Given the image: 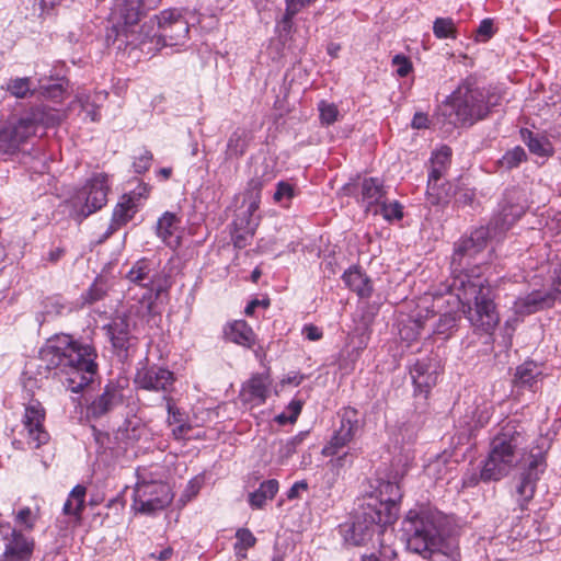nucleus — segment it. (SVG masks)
I'll return each instance as SVG.
<instances>
[{
  "mask_svg": "<svg viewBox=\"0 0 561 561\" xmlns=\"http://www.w3.org/2000/svg\"><path fill=\"white\" fill-rule=\"evenodd\" d=\"M522 216L519 207H504L493 218L490 226L479 227L469 237L461 238L455 247L451 265L454 277L449 291L456 296L461 311L476 331L491 334L500 322L491 287L488 280L474 270L463 267L470 265L488 247L490 238L508 230Z\"/></svg>",
  "mask_w": 561,
  "mask_h": 561,
  "instance_id": "f257e3e1",
  "label": "nucleus"
},
{
  "mask_svg": "<svg viewBox=\"0 0 561 561\" xmlns=\"http://www.w3.org/2000/svg\"><path fill=\"white\" fill-rule=\"evenodd\" d=\"M39 355L47 369H58L68 376V387L72 392H80L98 374L95 348L68 334L48 339Z\"/></svg>",
  "mask_w": 561,
  "mask_h": 561,
  "instance_id": "f03ea898",
  "label": "nucleus"
},
{
  "mask_svg": "<svg viewBox=\"0 0 561 561\" xmlns=\"http://www.w3.org/2000/svg\"><path fill=\"white\" fill-rule=\"evenodd\" d=\"M524 443V430L514 422L506 423L491 442L489 456L481 468L483 482L499 481L507 476L518 463Z\"/></svg>",
  "mask_w": 561,
  "mask_h": 561,
  "instance_id": "7ed1b4c3",
  "label": "nucleus"
},
{
  "mask_svg": "<svg viewBox=\"0 0 561 561\" xmlns=\"http://www.w3.org/2000/svg\"><path fill=\"white\" fill-rule=\"evenodd\" d=\"M392 523L387 508L381 506V511H377L374 506L364 503L348 530L346 540L354 546H362L373 540L376 535L380 557L392 560L397 557L392 547L393 531L388 527Z\"/></svg>",
  "mask_w": 561,
  "mask_h": 561,
  "instance_id": "20e7f679",
  "label": "nucleus"
},
{
  "mask_svg": "<svg viewBox=\"0 0 561 561\" xmlns=\"http://www.w3.org/2000/svg\"><path fill=\"white\" fill-rule=\"evenodd\" d=\"M489 91L480 89L472 79L463 80L450 94L445 103L448 115L454 116L451 123L456 126H471L476 122L485 118L491 107Z\"/></svg>",
  "mask_w": 561,
  "mask_h": 561,
  "instance_id": "39448f33",
  "label": "nucleus"
},
{
  "mask_svg": "<svg viewBox=\"0 0 561 561\" xmlns=\"http://www.w3.org/2000/svg\"><path fill=\"white\" fill-rule=\"evenodd\" d=\"M408 549L427 558L428 552L443 547L440 529L433 515L409 511L403 520Z\"/></svg>",
  "mask_w": 561,
  "mask_h": 561,
  "instance_id": "423d86ee",
  "label": "nucleus"
},
{
  "mask_svg": "<svg viewBox=\"0 0 561 561\" xmlns=\"http://www.w3.org/2000/svg\"><path fill=\"white\" fill-rule=\"evenodd\" d=\"M131 505L136 513L153 515L171 504L173 493L168 483L152 479L147 469H139Z\"/></svg>",
  "mask_w": 561,
  "mask_h": 561,
  "instance_id": "0eeeda50",
  "label": "nucleus"
},
{
  "mask_svg": "<svg viewBox=\"0 0 561 561\" xmlns=\"http://www.w3.org/2000/svg\"><path fill=\"white\" fill-rule=\"evenodd\" d=\"M42 121V112L36 110L21 117L16 123L0 129V157L12 156L20 150L30 137L34 136Z\"/></svg>",
  "mask_w": 561,
  "mask_h": 561,
  "instance_id": "6e6552de",
  "label": "nucleus"
},
{
  "mask_svg": "<svg viewBox=\"0 0 561 561\" xmlns=\"http://www.w3.org/2000/svg\"><path fill=\"white\" fill-rule=\"evenodd\" d=\"M110 192L108 178L104 173L94 174L72 198V205L79 216L87 218L107 203Z\"/></svg>",
  "mask_w": 561,
  "mask_h": 561,
  "instance_id": "1a4fd4ad",
  "label": "nucleus"
},
{
  "mask_svg": "<svg viewBox=\"0 0 561 561\" xmlns=\"http://www.w3.org/2000/svg\"><path fill=\"white\" fill-rule=\"evenodd\" d=\"M154 19L158 24L159 41L163 46H178L186 42L190 26L179 9H165Z\"/></svg>",
  "mask_w": 561,
  "mask_h": 561,
  "instance_id": "9d476101",
  "label": "nucleus"
},
{
  "mask_svg": "<svg viewBox=\"0 0 561 561\" xmlns=\"http://www.w3.org/2000/svg\"><path fill=\"white\" fill-rule=\"evenodd\" d=\"M451 159V149L442 146L435 150L431 158V171L428 173L426 196L432 205H439L447 199V192L439 185V181L446 174Z\"/></svg>",
  "mask_w": 561,
  "mask_h": 561,
  "instance_id": "9b49d317",
  "label": "nucleus"
},
{
  "mask_svg": "<svg viewBox=\"0 0 561 561\" xmlns=\"http://www.w3.org/2000/svg\"><path fill=\"white\" fill-rule=\"evenodd\" d=\"M0 535L5 541L1 561H30L34 550V540L9 523L0 520Z\"/></svg>",
  "mask_w": 561,
  "mask_h": 561,
  "instance_id": "f8f14e48",
  "label": "nucleus"
},
{
  "mask_svg": "<svg viewBox=\"0 0 561 561\" xmlns=\"http://www.w3.org/2000/svg\"><path fill=\"white\" fill-rule=\"evenodd\" d=\"M45 410L38 401L30 402L24 410L22 424L26 432L27 443L39 448L49 442L50 436L44 426Z\"/></svg>",
  "mask_w": 561,
  "mask_h": 561,
  "instance_id": "ddd939ff",
  "label": "nucleus"
},
{
  "mask_svg": "<svg viewBox=\"0 0 561 561\" xmlns=\"http://www.w3.org/2000/svg\"><path fill=\"white\" fill-rule=\"evenodd\" d=\"M126 278L140 287L148 288L158 297L167 289V280L161 279L153 261L142 257L136 261L126 274Z\"/></svg>",
  "mask_w": 561,
  "mask_h": 561,
  "instance_id": "4468645a",
  "label": "nucleus"
},
{
  "mask_svg": "<svg viewBox=\"0 0 561 561\" xmlns=\"http://www.w3.org/2000/svg\"><path fill=\"white\" fill-rule=\"evenodd\" d=\"M175 380L176 378L171 370L153 365L139 369L134 381L140 389L170 393Z\"/></svg>",
  "mask_w": 561,
  "mask_h": 561,
  "instance_id": "2eb2a0df",
  "label": "nucleus"
},
{
  "mask_svg": "<svg viewBox=\"0 0 561 561\" xmlns=\"http://www.w3.org/2000/svg\"><path fill=\"white\" fill-rule=\"evenodd\" d=\"M378 496H369L367 504L374 506L377 511H381V506L387 508L394 522L398 515L397 505L402 499V492L399 483L391 481H382L378 486Z\"/></svg>",
  "mask_w": 561,
  "mask_h": 561,
  "instance_id": "dca6fc26",
  "label": "nucleus"
},
{
  "mask_svg": "<svg viewBox=\"0 0 561 561\" xmlns=\"http://www.w3.org/2000/svg\"><path fill=\"white\" fill-rule=\"evenodd\" d=\"M272 386V379L268 374L253 375L241 389V397L244 402L254 405L265 403Z\"/></svg>",
  "mask_w": 561,
  "mask_h": 561,
  "instance_id": "f3484780",
  "label": "nucleus"
},
{
  "mask_svg": "<svg viewBox=\"0 0 561 561\" xmlns=\"http://www.w3.org/2000/svg\"><path fill=\"white\" fill-rule=\"evenodd\" d=\"M387 191L383 182L378 178H367L360 183V194L358 202L365 207L366 211L378 213V206L386 199Z\"/></svg>",
  "mask_w": 561,
  "mask_h": 561,
  "instance_id": "a211bd4d",
  "label": "nucleus"
},
{
  "mask_svg": "<svg viewBox=\"0 0 561 561\" xmlns=\"http://www.w3.org/2000/svg\"><path fill=\"white\" fill-rule=\"evenodd\" d=\"M542 459H535L530 462L528 470L520 476L519 482L516 486V501L522 511L528 508V504L535 495L536 483L538 480L537 468L542 466Z\"/></svg>",
  "mask_w": 561,
  "mask_h": 561,
  "instance_id": "6ab92c4d",
  "label": "nucleus"
},
{
  "mask_svg": "<svg viewBox=\"0 0 561 561\" xmlns=\"http://www.w3.org/2000/svg\"><path fill=\"white\" fill-rule=\"evenodd\" d=\"M554 306L548 290H533L524 297H518L514 302L517 314L526 316L548 309Z\"/></svg>",
  "mask_w": 561,
  "mask_h": 561,
  "instance_id": "aec40b11",
  "label": "nucleus"
},
{
  "mask_svg": "<svg viewBox=\"0 0 561 561\" xmlns=\"http://www.w3.org/2000/svg\"><path fill=\"white\" fill-rule=\"evenodd\" d=\"M410 375L415 388V392L424 394L425 397L436 385L438 377L437 371L427 360H416V363L410 369Z\"/></svg>",
  "mask_w": 561,
  "mask_h": 561,
  "instance_id": "412c9836",
  "label": "nucleus"
},
{
  "mask_svg": "<svg viewBox=\"0 0 561 561\" xmlns=\"http://www.w3.org/2000/svg\"><path fill=\"white\" fill-rule=\"evenodd\" d=\"M107 334L112 345L117 351L127 352L136 337L131 334L130 324L126 317L115 318L107 327Z\"/></svg>",
  "mask_w": 561,
  "mask_h": 561,
  "instance_id": "4be33fe9",
  "label": "nucleus"
},
{
  "mask_svg": "<svg viewBox=\"0 0 561 561\" xmlns=\"http://www.w3.org/2000/svg\"><path fill=\"white\" fill-rule=\"evenodd\" d=\"M162 0H124L119 10L125 25L137 24L149 11L156 9Z\"/></svg>",
  "mask_w": 561,
  "mask_h": 561,
  "instance_id": "5701e85b",
  "label": "nucleus"
},
{
  "mask_svg": "<svg viewBox=\"0 0 561 561\" xmlns=\"http://www.w3.org/2000/svg\"><path fill=\"white\" fill-rule=\"evenodd\" d=\"M163 400L167 403V423L168 425L173 426L172 436L178 440L184 439L192 430L187 415L176 407L174 400L170 396H163Z\"/></svg>",
  "mask_w": 561,
  "mask_h": 561,
  "instance_id": "b1692460",
  "label": "nucleus"
},
{
  "mask_svg": "<svg viewBox=\"0 0 561 561\" xmlns=\"http://www.w3.org/2000/svg\"><path fill=\"white\" fill-rule=\"evenodd\" d=\"M342 279L347 288L356 293L360 298H368L373 293L370 278L358 266H351L346 270Z\"/></svg>",
  "mask_w": 561,
  "mask_h": 561,
  "instance_id": "393cba45",
  "label": "nucleus"
},
{
  "mask_svg": "<svg viewBox=\"0 0 561 561\" xmlns=\"http://www.w3.org/2000/svg\"><path fill=\"white\" fill-rule=\"evenodd\" d=\"M123 394L121 389L114 385H107L103 393L91 404L90 411L93 416H102L121 404Z\"/></svg>",
  "mask_w": 561,
  "mask_h": 561,
  "instance_id": "a878e982",
  "label": "nucleus"
},
{
  "mask_svg": "<svg viewBox=\"0 0 561 561\" xmlns=\"http://www.w3.org/2000/svg\"><path fill=\"white\" fill-rule=\"evenodd\" d=\"M224 332L227 340L244 347H252L256 342L255 333L244 320L228 323Z\"/></svg>",
  "mask_w": 561,
  "mask_h": 561,
  "instance_id": "bb28decb",
  "label": "nucleus"
},
{
  "mask_svg": "<svg viewBox=\"0 0 561 561\" xmlns=\"http://www.w3.org/2000/svg\"><path fill=\"white\" fill-rule=\"evenodd\" d=\"M87 488L77 484L69 493L64 506L62 514L73 519L76 525L82 520V513L85 508Z\"/></svg>",
  "mask_w": 561,
  "mask_h": 561,
  "instance_id": "cd10ccee",
  "label": "nucleus"
},
{
  "mask_svg": "<svg viewBox=\"0 0 561 561\" xmlns=\"http://www.w3.org/2000/svg\"><path fill=\"white\" fill-rule=\"evenodd\" d=\"M136 213L137 206L135 204L134 197L130 194L123 195L113 210L112 221L107 234H111L113 231L126 225L129 220L133 219Z\"/></svg>",
  "mask_w": 561,
  "mask_h": 561,
  "instance_id": "c85d7f7f",
  "label": "nucleus"
},
{
  "mask_svg": "<svg viewBox=\"0 0 561 561\" xmlns=\"http://www.w3.org/2000/svg\"><path fill=\"white\" fill-rule=\"evenodd\" d=\"M179 224L176 215L170 211H165L157 222L158 237L171 248H176L180 244Z\"/></svg>",
  "mask_w": 561,
  "mask_h": 561,
  "instance_id": "c756f323",
  "label": "nucleus"
},
{
  "mask_svg": "<svg viewBox=\"0 0 561 561\" xmlns=\"http://www.w3.org/2000/svg\"><path fill=\"white\" fill-rule=\"evenodd\" d=\"M340 426L335 432L353 439L359 427L358 411L351 407H345L339 412Z\"/></svg>",
  "mask_w": 561,
  "mask_h": 561,
  "instance_id": "7c9ffc66",
  "label": "nucleus"
},
{
  "mask_svg": "<svg viewBox=\"0 0 561 561\" xmlns=\"http://www.w3.org/2000/svg\"><path fill=\"white\" fill-rule=\"evenodd\" d=\"M540 374L541 371L537 364L526 362L516 368L515 382L520 387L534 388Z\"/></svg>",
  "mask_w": 561,
  "mask_h": 561,
  "instance_id": "2f4dec72",
  "label": "nucleus"
},
{
  "mask_svg": "<svg viewBox=\"0 0 561 561\" xmlns=\"http://www.w3.org/2000/svg\"><path fill=\"white\" fill-rule=\"evenodd\" d=\"M2 89L16 99H26L28 96L34 95L36 91L32 87L31 79L27 77L11 78L7 81L5 85H3Z\"/></svg>",
  "mask_w": 561,
  "mask_h": 561,
  "instance_id": "473e14b6",
  "label": "nucleus"
},
{
  "mask_svg": "<svg viewBox=\"0 0 561 561\" xmlns=\"http://www.w3.org/2000/svg\"><path fill=\"white\" fill-rule=\"evenodd\" d=\"M248 135L244 130L237 129L234 130L227 142V149H226V158L232 159V158H239L243 156L248 148Z\"/></svg>",
  "mask_w": 561,
  "mask_h": 561,
  "instance_id": "72a5a7b5",
  "label": "nucleus"
},
{
  "mask_svg": "<svg viewBox=\"0 0 561 561\" xmlns=\"http://www.w3.org/2000/svg\"><path fill=\"white\" fill-rule=\"evenodd\" d=\"M523 136H525L523 134ZM529 151L539 157H549L553 152L550 141L543 137L534 136L531 131H527V138L524 137Z\"/></svg>",
  "mask_w": 561,
  "mask_h": 561,
  "instance_id": "f704fd0d",
  "label": "nucleus"
},
{
  "mask_svg": "<svg viewBox=\"0 0 561 561\" xmlns=\"http://www.w3.org/2000/svg\"><path fill=\"white\" fill-rule=\"evenodd\" d=\"M433 33L439 39L457 37V26L451 18H437L433 23Z\"/></svg>",
  "mask_w": 561,
  "mask_h": 561,
  "instance_id": "c9c22d12",
  "label": "nucleus"
},
{
  "mask_svg": "<svg viewBox=\"0 0 561 561\" xmlns=\"http://www.w3.org/2000/svg\"><path fill=\"white\" fill-rule=\"evenodd\" d=\"M304 435L299 434L279 443L277 450V463L284 465L297 451V447L302 443Z\"/></svg>",
  "mask_w": 561,
  "mask_h": 561,
  "instance_id": "e433bc0d",
  "label": "nucleus"
},
{
  "mask_svg": "<svg viewBox=\"0 0 561 561\" xmlns=\"http://www.w3.org/2000/svg\"><path fill=\"white\" fill-rule=\"evenodd\" d=\"M236 543L233 546L237 556L245 558L248 549L254 547L256 538L248 528H239L236 533Z\"/></svg>",
  "mask_w": 561,
  "mask_h": 561,
  "instance_id": "4c0bfd02",
  "label": "nucleus"
},
{
  "mask_svg": "<svg viewBox=\"0 0 561 561\" xmlns=\"http://www.w3.org/2000/svg\"><path fill=\"white\" fill-rule=\"evenodd\" d=\"M319 119L322 126H330L340 119V111L337 106L325 100L318 103Z\"/></svg>",
  "mask_w": 561,
  "mask_h": 561,
  "instance_id": "58836bf2",
  "label": "nucleus"
},
{
  "mask_svg": "<svg viewBox=\"0 0 561 561\" xmlns=\"http://www.w3.org/2000/svg\"><path fill=\"white\" fill-rule=\"evenodd\" d=\"M527 158L526 151L523 147L516 146L511 150H507L504 156L499 160L501 168L505 170H512L517 168Z\"/></svg>",
  "mask_w": 561,
  "mask_h": 561,
  "instance_id": "ea45409f",
  "label": "nucleus"
},
{
  "mask_svg": "<svg viewBox=\"0 0 561 561\" xmlns=\"http://www.w3.org/2000/svg\"><path fill=\"white\" fill-rule=\"evenodd\" d=\"M456 327L457 317L451 312H446L439 317L433 333L446 339L450 336Z\"/></svg>",
  "mask_w": 561,
  "mask_h": 561,
  "instance_id": "a19ab883",
  "label": "nucleus"
},
{
  "mask_svg": "<svg viewBox=\"0 0 561 561\" xmlns=\"http://www.w3.org/2000/svg\"><path fill=\"white\" fill-rule=\"evenodd\" d=\"M352 440L353 439L348 438L347 436H344L343 434L334 431L329 443L322 448L321 454L324 457L336 456L339 451Z\"/></svg>",
  "mask_w": 561,
  "mask_h": 561,
  "instance_id": "79ce46f5",
  "label": "nucleus"
},
{
  "mask_svg": "<svg viewBox=\"0 0 561 561\" xmlns=\"http://www.w3.org/2000/svg\"><path fill=\"white\" fill-rule=\"evenodd\" d=\"M493 414V405L490 402H483L481 405H477L472 412V420L474 427H483L486 425Z\"/></svg>",
  "mask_w": 561,
  "mask_h": 561,
  "instance_id": "37998d69",
  "label": "nucleus"
},
{
  "mask_svg": "<svg viewBox=\"0 0 561 561\" xmlns=\"http://www.w3.org/2000/svg\"><path fill=\"white\" fill-rule=\"evenodd\" d=\"M38 515L30 507H22L15 515V523L26 530H32L36 524Z\"/></svg>",
  "mask_w": 561,
  "mask_h": 561,
  "instance_id": "c03bdc74",
  "label": "nucleus"
},
{
  "mask_svg": "<svg viewBox=\"0 0 561 561\" xmlns=\"http://www.w3.org/2000/svg\"><path fill=\"white\" fill-rule=\"evenodd\" d=\"M380 213L386 220L401 219L403 217L402 206L399 202L386 203V199L378 206Z\"/></svg>",
  "mask_w": 561,
  "mask_h": 561,
  "instance_id": "a18cd8bd",
  "label": "nucleus"
},
{
  "mask_svg": "<svg viewBox=\"0 0 561 561\" xmlns=\"http://www.w3.org/2000/svg\"><path fill=\"white\" fill-rule=\"evenodd\" d=\"M77 100L81 105L82 111L85 113V117H89L92 122H98L101 117L99 108L91 102L90 94H79Z\"/></svg>",
  "mask_w": 561,
  "mask_h": 561,
  "instance_id": "49530a36",
  "label": "nucleus"
},
{
  "mask_svg": "<svg viewBox=\"0 0 561 561\" xmlns=\"http://www.w3.org/2000/svg\"><path fill=\"white\" fill-rule=\"evenodd\" d=\"M495 30L493 25L492 19H484L480 22V25L478 26L474 35L476 42L485 43L492 38L494 35Z\"/></svg>",
  "mask_w": 561,
  "mask_h": 561,
  "instance_id": "de8ad7c7",
  "label": "nucleus"
},
{
  "mask_svg": "<svg viewBox=\"0 0 561 561\" xmlns=\"http://www.w3.org/2000/svg\"><path fill=\"white\" fill-rule=\"evenodd\" d=\"M294 196V185L285 181H279L276 185V191L273 195V199L275 203H283L284 201L289 202Z\"/></svg>",
  "mask_w": 561,
  "mask_h": 561,
  "instance_id": "09e8293b",
  "label": "nucleus"
},
{
  "mask_svg": "<svg viewBox=\"0 0 561 561\" xmlns=\"http://www.w3.org/2000/svg\"><path fill=\"white\" fill-rule=\"evenodd\" d=\"M448 459L446 456H439L427 466L428 474L435 477V479H443L447 473Z\"/></svg>",
  "mask_w": 561,
  "mask_h": 561,
  "instance_id": "8fccbe9b",
  "label": "nucleus"
},
{
  "mask_svg": "<svg viewBox=\"0 0 561 561\" xmlns=\"http://www.w3.org/2000/svg\"><path fill=\"white\" fill-rule=\"evenodd\" d=\"M392 66L396 67V73L401 78L407 77L413 69L410 58L402 54L393 56Z\"/></svg>",
  "mask_w": 561,
  "mask_h": 561,
  "instance_id": "3c124183",
  "label": "nucleus"
},
{
  "mask_svg": "<svg viewBox=\"0 0 561 561\" xmlns=\"http://www.w3.org/2000/svg\"><path fill=\"white\" fill-rule=\"evenodd\" d=\"M105 295V289L102 283L95 280L90 288L87 290V293L83 295V299L88 304H93L95 301H99L103 298Z\"/></svg>",
  "mask_w": 561,
  "mask_h": 561,
  "instance_id": "603ef678",
  "label": "nucleus"
},
{
  "mask_svg": "<svg viewBox=\"0 0 561 561\" xmlns=\"http://www.w3.org/2000/svg\"><path fill=\"white\" fill-rule=\"evenodd\" d=\"M151 161L152 153L148 150H145L144 153L137 157L133 163L135 172L139 174L146 172L150 168Z\"/></svg>",
  "mask_w": 561,
  "mask_h": 561,
  "instance_id": "864d4df0",
  "label": "nucleus"
},
{
  "mask_svg": "<svg viewBox=\"0 0 561 561\" xmlns=\"http://www.w3.org/2000/svg\"><path fill=\"white\" fill-rule=\"evenodd\" d=\"M480 481H483L481 478V471L478 472L474 468L468 469L462 476L461 486L463 489L473 488L478 485Z\"/></svg>",
  "mask_w": 561,
  "mask_h": 561,
  "instance_id": "5fc2aeb1",
  "label": "nucleus"
},
{
  "mask_svg": "<svg viewBox=\"0 0 561 561\" xmlns=\"http://www.w3.org/2000/svg\"><path fill=\"white\" fill-rule=\"evenodd\" d=\"M38 84L41 94L45 98L59 99L64 93L62 87L59 83H54L51 85L46 87L42 83V80L39 79Z\"/></svg>",
  "mask_w": 561,
  "mask_h": 561,
  "instance_id": "6e6d98bb",
  "label": "nucleus"
},
{
  "mask_svg": "<svg viewBox=\"0 0 561 561\" xmlns=\"http://www.w3.org/2000/svg\"><path fill=\"white\" fill-rule=\"evenodd\" d=\"M426 559L431 561H458V554L456 552H446L439 547L428 552Z\"/></svg>",
  "mask_w": 561,
  "mask_h": 561,
  "instance_id": "4d7b16f0",
  "label": "nucleus"
},
{
  "mask_svg": "<svg viewBox=\"0 0 561 561\" xmlns=\"http://www.w3.org/2000/svg\"><path fill=\"white\" fill-rule=\"evenodd\" d=\"M278 488H279L278 481L276 479H270V480L263 481L260 484L259 491H261V493L264 494L267 500H272L278 492Z\"/></svg>",
  "mask_w": 561,
  "mask_h": 561,
  "instance_id": "13d9d810",
  "label": "nucleus"
},
{
  "mask_svg": "<svg viewBox=\"0 0 561 561\" xmlns=\"http://www.w3.org/2000/svg\"><path fill=\"white\" fill-rule=\"evenodd\" d=\"M552 300L556 302H561V268L556 272V275L551 283V288L548 290Z\"/></svg>",
  "mask_w": 561,
  "mask_h": 561,
  "instance_id": "bf43d9fd",
  "label": "nucleus"
},
{
  "mask_svg": "<svg viewBox=\"0 0 561 561\" xmlns=\"http://www.w3.org/2000/svg\"><path fill=\"white\" fill-rule=\"evenodd\" d=\"M266 496L261 491L255 490L249 494V504L253 510H260L265 505Z\"/></svg>",
  "mask_w": 561,
  "mask_h": 561,
  "instance_id": "052dcab7",
  "label": "nucleus"
},
{
  "mask_svg": "<svg viewBox=\"0 0 561 561\" xmlns=\"http://www.w3.org/2000/svg\"><path fill=\"white\" fill-rule=\"evenodd\" d=\"M308 483L305 480L295 482L291 488L287 491V499L295 500L300 496L301 492L307 491Z\"/></svg>",
  "mask_w": 561,
  "mask_h": 561,
  "instance_id": "680f3d73",
  "label": "nucleus"
},
{
  "mask_svg": "<svg viewBox=\"0 0 561 561\" xmlns=\"http://www.w3.org/2000/svg\"><path fill=\"white\" fill-rule=\"evenodd\" d=\"M65 309L64 305L57 298H47L45 305V313L60 314Z\"/></svg>",
  "mask_w": 561,
  "mask_h": 561,
  "instance_id": "e2e57ef3",
  "label": "nucleus"
},
{
  "mask_svg": "<svg viewBox=\"0 0 561 561\" xmlns=\"http://www.w3.org/2000/svg\"><path fill=\"white\" fill-rule=\"evenodd\" d=\"M302 333L309 341H318L323 335L322 330L312 324L305 325Z\"/></svg>",
  "mask_w": 561,
  "mask_h": 561,
  "instance_id": "0e129e2a",
  "label": "nucleus"
},
{
  "mask_svg": "<svg viewBox=\"0 0 561 561\" xmlns=\"http://www.w3.org/2000/svg\"><path fill=\"white\" fill-rule=\"evenodd\" d=\"M264 182L260 178H253L248 183L247 194L249 196H260Z\"/></svg>",
  "mask_w": 561,
  "mask_h": 561,
  "instance_id": "69168bd1",
  "label": "nucleus"
},
{
  "mask_svg": "<svg viewBox=\"0 0 561 561\" xmlns=\"http://www.w3.org/2000/svg\"><path fill=\"white\" fill-rule=\"evenodd\" d=\"M415 129H422L428 127V117L423 113H415L411 123Z\"/></svg>",
  "mask_w": 561,
  "mask_h": 561,
  "instance_id": "338daca9",
  "label": "nucleus"
},
{
  "mask_svg": "<svg viewBox=\"0 0 561 561\" xmlns=\"http://www.w3.org/2000/svg\"><path fill=\"white\" fill-rule=\"evenodd\" d=\"M301 408H302V404L300 401H291L289 404H288V411H289V416H288V421L289 423H294L296 422L298 415L300 414L301 412Z\"/></svg>",
  "mask_w": 561,
  "mask_h": 561,
  "instance_id": "774afa93",
  "label": "nucleus"
}]
</instances>
